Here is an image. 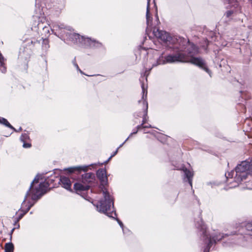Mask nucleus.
I'll return each mask as SVG.
<instances>
[{
    "mask_svg": "<svg viewBox=\"0 0 252 252\" xmlns=\"http://www.w3.org/2000/svg\"><path fill=\"white\" fill-rule=\"evenodd\" d=\"M96 175L101 182L102 191L103 195V199L100 200L98 204L96 205L98 211L102 212L109 217L114 218L113 214L116 216V214L114 212L113 200L112 197L108 192L105 186L107 183V177L105 170L103 169H99L96 173Z\"/></svg>",
    "mask_w": 252,
    "mask_h": 252,
    "instance_id": "f257e3e1",
    "label": "nucleus"
},
{
    "mask_svg": "<svg viewBox=\"0 0 252 252\" xmlns=\"http://www.w3.org/2000/svg\"><path fill=\"white\" fill-rule=\"evenodd\" d=\"M189 48V56H186L182 53H178L176 55H169L165 57L163 63H173L175 62H189L203 69L211 76V72L207 68L204 60L200 58L194 57V55L198 53V49L193 44L190 45Z\"/></svg>",
    "mask_w": 252,
    "mask_h": 252,
    "instance_id": "f03ea898",
    "label": "nucleus"
},
{
    "mask_svg": "<svg viewBox=\"0 0 252 252\" xmlns=\"http://www.w3.org/2000/svg\"><path fill=\"white\" fill-rule=\"evenodd\" d=\"M39 177L37 175L32 182L31 183L29 190L27 192L25 199L22 204V207L19 212H23L18 217V220L22 219L24 215L27 213L30 208L32 206L34 201L38 199L40 196L45 193L48 187V185L46 182L40 183L38 187L35 189H32L33 188L34 183H37L39 181Z\"/></svg>",
    "mask_w": 252,
    "mask_h": 252,
    "instance_id": "7ed1b4c3",
    "label": "nucleus"
},
{
    "mask_svg": "<svg viewBox=\"0 0 252 252\" xmlns=\"http://www.w3.org/2000/svg\"><path fill=\"white\" fill-rule=\"evenodd\" d=\"M250 164L246 161H243L237 165L234 171L225 174L228 182L232 184L230 188H234L247 178Z\"/></svg>",
    "mask_w": 252,
    "mask_h": 252,
    "instance_id": "20e7f679",
    "label": "nucleus"
},
{
    "mask_svg": "<svg viewBox=\"0 0 252 252\" xmlns=\"http://www.w3.org/2000/svg\"><path fill=\"white\" fill-rule=\"evenodd\" d=\"M66 36L69 38V40H71L74 43H77L78 42H82L87 46L91 47H99L101 46V43L88 37L85 38L83 36L80 37V35L77 33H70L66 34Z\"/></svg>",
    "mask_w": 252,
    "mask_h": 252,
    "instance_id": "39448f33",
    "label": "nucleus"
},
{
    "mask_svg": "<svg viewBox=\"0 0 252 252\" xmlns=\"http://www.w3.org/2000/svg\"><path fill=\"white\" fill-rule=\"evenodd\" d=\"M196 227L198 228L201 227V231L202 232V234L204 235V237H206L207 239L206 243H207V246L206 248L204 249V252H209V249L212 245V242H216V241H219L222 238H223V235L220 234H219V235L214 236L211 237L210 236L206 234V227L203 223V222L201 220H200V222H197L196 223Z\"/></svg>",
    "mask_w": 252,
    "mask_h": 252,
    "instance_id": "423d86ee",
    "label": "nucleus"
},
{
    "mask_svg": "<svg viewBox=\"0 0 252 252\" xmlns=\"http://www.w3.org/2000/svg\"><path fill=\"white\" fill-rule=\"evenodd\" d=\"M141 87L142 89L143 95L141 100L139 101V103H142L143 108L144 111V115L143 118L142 123L141 125H144L147 121V110H148V102L146 101L147 91V87H145L144 84H142Z\"/></svg>",
    "mask_w": 252,
    "mask_h": 252,
    "instance_id": "0eeeda50",
    "label": "nucleus"
},
{
    "mask_svg": "<svg viewBox=\"0 0 252 252\" xmlns=\"http://www.w3.org/2000/svg\"><path fill=\"white\" fill-rule=\"evenodd\" d=\"M228 2L231 7H234L236 9L235 11L230 10L227 11L224 14L223 18H228V20L232 19L234 13L240 10L239 0H228Z\"/></svg>",
    "mask_w": 252,
    "mask_h": 252,
    "instance_id": "6e6552de",
    "label": "nucleus"
},
{
    "mask_svg": "<svg viewBox=\"0 0 252 252\" xmlns=\"http://www.w3.org/2000/svg\"><path fill=\"white\" fill-rule=\"evenodd\" d=\"M153 33L155 36L160 39L163 42L167 43L168 42H170L171 37L167 32L157 29L154 30Z\"/></svg>",
    "mask_w": 252,
    "mask_h": 252,
    "instance_id": "1a4fd4ad",
    "label": "nucleus"
},
{
    "mask_svg": "<svg viewBox=\"0 0 252 252\" xmlns=\"http://www.w3.org/2000/svg\"><path fill=\"white\" fill-rule=\"evenodd\" d=\"M60 183L61 186L67 190H71V182L68 178L64 176H61L60 178Z\"/></svg>",
    "mask_w": 252,
    "mask_h": 252,
    "instance_id": "9d476101",
    "label": "nucleus"
},
{
    "mask_svg": "<svg viewBox=\"0 0 252 252\" xmlns=\"http://www.w3.org/2000/svg\"><path fill=\"white\" fill-rule=\"evenodd\" d=\"M89 166H78L75 167H71L66 169L64 170L67 171L68 173H71L77 171L80 172L81 171H87L88 169Z\"/></svg>",
    "mask_w": 252,
    "mask_h": 252,
    "instance_id": "9b49d317",
    "label": "nucleus"
},
{
    "mask_svg": "<svg viewBox=\"0 0 252 252\" xmlns=\"http://www.w3.org/2000/svg\"><path fill=\"white\" fill-rule=\"evenodd\" d=\"M74 188L77 191L88 190L90 188L89 185L82 183H76L74 185Z\"/></svg>",
    "mask_w": 252,
    "mask_h": 252,
    "instance_id": "f8f14e48",
    "label": "nucleus"
},
{
    "mask_svg": "<svg viewBox=\"0 0 252 252\" xmlns=\"http://www.w3.org/2000/svg\"><path fill=\"white\" fill-rule=\"evenodd\" d=\"M184 172L186 177L187 178L189 185L192 187V180L193 176V172L192 170H189L186 168H183L182 169Z\"/></svg>",
    "mask_w": 252,
    "mask_h": 252,
    "instance_id": "ddd939ff",
    "label": "nucleus"
},
{
    "mask_svg": "<svg viewBox=\"0 0 252 252\" xmlns=\"http://www.w3.org/2000/svg\"><path fill=\"white\" fill-rule=\"evenodd\" d=\"M94 175L91 173H87L82 175V182L89 185L94 179Z\"/></svg>",
    "mask_w": 252,
    "mask_h": 252,
    "instance_id": "4468645a",
    "label": "nucleus"
},
{
    "mask_svg": "<svg viewBox=\"0 0 252 252\" xmlns=\"http://www.w3.org/2000/svg\"><path fill=\"white\" fill-rule=\"evenodd\" d=\"M52 31H58V30L64 29L65 27L63 24H59L56 22H54L52 23L51 26Z\"/></svg>",
    "mask_w": 252,
    "mask_h": 252,
    "instance_id": "2eb2a0df",
    "label": "nucleus"
},
{
    "mask_svg": "<svg viewBox=\"0 0 252 252\" xmlns=\"http://www.w3.org/2000/svg\"><path fill=\"white\" fill-rule=\"evenodd\" d=\"M0 124H2L9 128H10L11 129L16 131L15 129L14 128V127H13L7 121V120L6 119H5V118H2V117H0Z\"/></svg>",
    "mask_w": 252,
    "mask_h": 252,
    "instance_id": "dca6fc26",
    "label": "nucleus"
},
{
    "mask_svg": "<svg viewBox=\"0 0 252 252\" xmlns=\"http://www.w3.org/2000/svg\"><path fill=\"white\" fill-rule=\"evenodd\" d=\"M149 0L148 1V4L147 6V11H146V19H147V24L148 26L150 25V24L151 22V17L150 16V7H149Z\"/></svg>",
    "mask_w": 252,
    "mask_h": 252,
    "instance_id": "f3484780",
    "label": "nucleus"
},
{
    "mask_svg": "<svg viewBox=\"0 0 252 252\" xmlns=\"http://www.w3.org/2000/svg\"><path fill=\"white\" fill-rule=\"evenodd\" d=\"M14 250V246L11 243H6L4 247L5 252H12Z\"/></svg>",
    "mask_w": 252,
    "mask_h": 252,
    "instance_id": "a211bd4d",
    "label": "nucleus"
},
{
    "mask_svg": "<svg viewBox=\"0 0 252 252\" xmlns=\"http://www.w3.org/2000/svg\"><path fill=\"white\" fill-rule=\"evenodd\" d=\"M29 137L27 134H23L21 136V140L22 141L24 142L27 139H29Z\"/></svg>",
    "mask_w": 252,
    "mask_h": 252,
    "instance_id": "6ab92c4d",
    "label": "nucleus"
},
{
    "mask_svg": "<svg viewBox=\"0 0 252 252\" xmlns=\"http://www.w3.org/2000/svg\"><path fill=\"white\" fill-rule=\"evenodd\" d=\"M151 127V125H148V126H143V125H141V126H138L137 128V129H140L141 127H143V128H146V127Z\"/></svg>",
    "mask_w": 252,
    "mask_h": 252,
    "instance_id": "aec40b11",
    "label": "nucleus"
},
{
    "mask_svg": "<svg viewBox=\"0 0 252 252\" xmlns=\"http://www.w3.org/2000/svg\"><path fill=\"white\" fill-rule=\"evenodd\" d=\"M73 64L76 66L77 69L78 70H79L81 73H82V71L79 69L78 65H77V64L76 63L75 59H74V60L73 61Z\"/></svg>",
    "mask_w": 252,
    "mask_h": 252,
    "instance_id": "412c9836",
    "label": "nucleus"
},
{
    "mask_svg": "<svg viewBox=\"0 0 252 252\" xmlns=\"http://www.w3.org/2000/svg\"><path fill=\"white\" fill-rule=\"evenodd\" d=\"M247 228L249 230H251L252 231V223L248 224L247 225Z\"/></svg>",
    "mask_w": 252,
    "mask_h": 252,
    "instance_id": "4be33fe9",
    "label": "nucleus"
},
{
    "mask_svg": "<svg viewBox=\"0 0 252 252\" xmlns=\"http://www.w3.org/2000/svg\"><path fill=\"white\" fill-rule=\"evenodd\" d=\"M23 146L24 148H30L31 146V145L29 143H24Z\"/></svg>",
    "mask_w": 252,
    "mask_h": 252,
    "instance_id": "5701e85b",
    "label": "nucleus"
},
{
    "mask_svg": "<svg viewBox=\"0 0 252 252\" xmlns=\"http://www.w3.org/2000/svg\"><path fill=\"white\" fill-rule=\"evenodd\" d=\"M117 221H118V223L120 225V226L123 228V224L121 221H120L118 219H116Z\"/></svg>",
    "mask_w": 252,
    "mask_h": 252,
    "instance_id": "b1692460",
    "label": "nucleus"
},
{
    "mask_svg": "<svg viewBox=\"0 0 252 252\" xmlns=\"http://www.w3.org/2000/svg\"><path fill=\"white\" fill-rule=\"evenodd\" d=\"M118 151V148H117V149L116 150V151L115 152H114V154H113L112 155H111V156H110V157L109 158V159H108V160H109V159H110L112 157H113V156H115V155L117 153Z\"/></svg>",
    "mask_w": 252,
    "mask_h": 252,
    "instance_id": "393cba45",
    "label": "nucleus"
},
{
    "mask_svg": "<svg viewBox=\"0 0 252 252\" xmlns=\"http://www.w3.org/2000/svg\"><path fill=\"white\" fill-rule=\"evenodd\" d=\"M128 138H127L126 140V141H125L123 144H122L119 146V148H118L119 149V148L123 146V145L124 144V143H125V142H126V141L128 139Z\"/></svg>",
    "mask_w": 252,
    "mask_h": 252,
    "instance_id": "a878e982",
    "label": "nucleus"
},
{
    "mask_svg": "<svg viewBox=\"0 0 252 252\" xmlns=\"http://www.w3.org/2000/svg\"><path fill=\"white\" fill-rule=\"evenodd\" d=\"M137 132V130H136L135 132H133L131 133L129 137H130L133 134H136Z\"/></svg>",
    "mask_w": 252,
    "mask_h": 252,
    "instance_id": "bb28decb",
    "label": "nucleus"
}]
</instances>
